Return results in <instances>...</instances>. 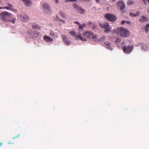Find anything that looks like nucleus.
Here are the masks:
<instances>
[{
	"label": "nucleus",
	"instance_id": "1",
	"mask_svg": "<svg viewBox=\"0 0 149 149\" xmlns=\"http://www.w3.org/2000/svg\"><path fill=\"white\" fill-rule=\"evenodd\" d=\"M115 32L118 36L123 37H127L130 36V33L126 29L122 27H118Z\"/></svg>",
	"mask_w": 149,
	"mask_h": 149
},
{
	"label": "nucleus",
	"instance_id": "2",
	"mask_svg": "<svg viewBox=\"0 0 149 149\" xmlns=\"http://www.w3.org/2000/svg\"><path fill=\"white\" fill-rule=\"evenodd\" d=\"M11 17V14L7 12H2L0 14V18L3 21L10 22Z\"/></svg>",
	"mask_w": 149,
	"mask_h": 149
},
{
	"label": "nucleus",
	"instance_id": "3",
	"mask_svg": "<svg viewBox=\"0 0 149 149\" xmlns=\"http://www.w3.org/2000/svg\"><path fill=\"white\" fill-rule=\"evenodd\" d=\"M83 35L88 39H94L97 38V36L95 35L93 32L85 30L82 33Z\"/></svg>",
	"mask_w": 149,
	"mask_h": 149
},
{
	"label": "nucleus",
	"instance_id": "4",
	"mask_svg": "<svg viewBox=\"0 0 149 149\" xmlns=\"http://www.w3.org/2000/svg\"><path fill=\"white\" fill-rule=\"evenodd\" d=\"M116 5L118 8H119L120 11L123 13L124 12V9L125 8V3L124 2L122 1H118Z\"/></svg>",
	"mask_w": 149,
	"mask_h": 149
},
{
	"label": "nucleus",
	"instance_id": "5",
	"mask_svg": "<svg viewBox=\"0 0 149 149\" xmlns=\"http://www.w3.org/2000/svg\"><path fill=\"white\" fill-rule=\"evenodd\" d=\"M27 33L29 36L32 38H36L40 34L36 31H32L31 30H28Z\"/></svg>",
	"mask_w": 149,
	"mask_h": 149
},
{
	"label": "nucleus",
	"instance_id": "6",
	"mask_svg": "<svg viewBox=\"0 0 149 149\" xmlns=\"http://www.w3.org/2000/svg\"><path fill=\"white\" fill-rule=\"evenodd\" d=\"M104 17L107 20L111 22H114L116 20V17L113 14L109 13H106Z\"/></svg>",
	"mask_w": 149,
	"mask_h": 149
},
{
	"label": "nucleus",
	"instance_id": "7",
	"mask_svg": "<svg viewBox=\"0 0 149 149\" xmlns=\"http://www.w3.org/2000/svg\"><path fill=\"white\" fill-rule=\"evenodd\" d=\"M133 47L132 45H130L127 47H124L123 48L124 52L126 54L131 53L133 50Z\"/></svg>",
	"mask_w": 149,
	"mask_h": 149
},
{
	"label": "nucleus",
	"instance_id": "8",
	"mask_svg": "<svg viewBox=\"0 0 149 149\" xmlns=\"http://www.w3.org/2000/svg\"><path fill=\"white\" fill-rule=\"evenodd\" d=\"M100 25L102 28L106 29L104 31L105 33H107L111 31L109 29L110 28L109 27V24L108 23H104L102 24H100Z\"/></svg>",
	"mask_w": 149,
	"mask_h": 149
},
{
	"label": "nucleus",
	"instance_id": "9",
	"mask_svg": "<svg viewBox=\"0 0 149 149\" xmlns=\"http://www.w3.org/2000/svg\"><path fill=\"white\" fill-rule=\"evenodd\" d=\"M42 8L43 11L47 13L51 12V10L49 6L47 3H44L42 5Z\"/></svg>",
	"mask_w": 149,
	"mask_h": 149
},
{
	"label": "nucleus",
	"instance_id": "10",
	"mask_svg": "<svg viewBox=\"0 0 149 149\" xmlns=\"http://www.w3.org/2000/svg\"><path fill=\"white\" fill-rule=\"evenodd\" d=\"M63 41L67 45H69L70 44V42L67 39V37L65 36H62Z\"/></svg>",
	"mask_w": 149,
	"mask_h": 149
},
{
	"label": "nucleus",
	"instance_id": "11",
	"mask_svg": "<svg viewBox=\"0 0 149 149\" xmlns=\"http://www.w3.org/2000/svg\"><path fill=\"white\" fill-rule=\"evenodd\" d=\"M20 19L21 20L26 22L29 19V17L26 15H20Z\"/></svg>",
	"mask_w": 149,
	"mask_h": 149
},
{
	"label": "nucleus",
	"instance_id": "12",
	"mask_svg": "<svg viewBox=\"0 0 149 149\" xmlns=\"http://www.w3.org/2000/svg\"><path fill=\"white\" fill-rule=\"evenodd\" d=\"M88 26L89 27H91L92 29H95L97 28V25L96 24L92 23L91 22H88Z\"/></svg>",
	"mask_w": 149,
	"mask_h": 149
},
{
	"label": "nucleus",
	"instance_id": "13",
	"mask_svg": "<svg viewBox=\"0 0 149 149\" xmlns=\"http://www.w3.org/2000/svg\"><path fill=\"white\" fill-rule=\"evenodd\" d=\"M23 2L25 5L28 7H29L32 4L31 2L29 0H22Z\"/></svg>",
	"mask_w": 149,
	"mask_h": 149
},
{
	"label": "nucleus",
	"instance_id": "14",
	"mask_svg": "<svg viewBox=\"0 0 149 149\" xmlns=\"http://www.w3.org/2000/svg\"><path fill=\"white\" fill-rule=\"evenodd\" d=\"M86 26V24L84 23H83L81 24H80L78 26V31L79 32L82 31L84 30L83 27H85Z\"/></svg>",
	"mask_w": 149,
	"mask_h": 149
},
{
	"label": "nucleus",
	"instance_id": "15",
	"mask_svg": "<svg viewBox=\"0 0 149 149\" xmlns=\"http://www.w3.org/2000/svg\"><path fill=\"white\" fill-rule=\"evenodd\" d=\"M43 39L45 40L48 42L52 41L53 40L52 38L46 35L45 36L43 37Z\"/></svg>",
	"mask_w": 149,
	"mask_h": 149
},
{
	"label": "nucleus",
	"instance_id": "16",
	"mask_svg": "<svg viewBox=\"0 0 149 149\" xmlns=\"http://www.w3.org/2000/svg\"><path fill=\"white\" fill-rule=\"evenodd\" d=\"M32 27L33 29L36 30H40L41 29L40 26H39L38 24L35 23L32 24Z\"/></svg>",
	"mask_w": 149,
	"mask_h": 149
},
{
	"label": "nucleus",
	"instance_id": "17",
	"mask_svg": "<svg viewBox=\"0 0 149 149\" xmlns=\"http://www.w3.org/2000/svg\"><path fill=\"white\" fill-rule=\"evenodd\" d=\"M148 20V19L147 17L144 16H142L141 17V19H139V21L141 22H143L144 21L147 22Z\"/></svg>",
	"mask_w": 149,
	"mask_h": 149
},
{
	"label": "nucleus",
	"instance_id": "18",
	"mask_svg": "<svg viewBox=\"0 0 149 149\" xmlns=\"http://www.w3.org/2000/svg\"><path fill=\"white\" fill-rule=\"evenodd\" d=\"M105 45L107 46V48L110 50H112V48L111 47L110 43L108 42H104Z\"/></svg>",
	"mask_w": 149,
	"mask_h": 149
},
{
	"label": "nucleus",
	"instance_id": "19",
	"mask_svg": "<svg viewBox=\"0 0 149 149\" xmlns=\"http://www.w3.org/2000/svg\"><path fill=\"white\" fill-rule=\"evenodd\" d=\"M76 36L77 37V38H79L81 41H85L87 40L85 38L82 37L81 36V34H80V35H79L78 36Z\"/></svg>",
	"mask_w": 149,
	"mask_h": 149
},
{
	"label": "nucleus",
	"instance_id": "20",
	"mask_svg": "<svg viewBox=\"0 0 149 149\" xmlns=\"http://www.w3.org/2000/svg\"><path fill=\"white\" fill-rule=\"evenodd\" d=\"M78 11H79L80 13L82 14L85 12V10L84 9H82L81 8L79 7L78 9Z\"/></svg>",
	"mask_w": 149,
	"mask_h": 149
},
{
	"label": "nucleus",
	"instance_id": "21",
	"mask_svg": "<svg viewBox=\"0 0 149 149\" xmlns=\"http://www.w3.org/2000/svg\"><path fill=\"white\" fill-rule=\"evenodd\" d=\"M70 35H72V36H74L76 38H77V37L76 36H78V35H76V33L74 31H70Z\"/></svg>",
	"mask_w": 149,
	"mask_h": 149
},
{
	"label": "nucleus",
	"instance_id": "22",
	"mask_svg": "<svg viewBox=\"0 0 149 149\" xmlns=\"http://www.w3.org/2000/svg\"><path fill=\"white\" fill-rule=\"evenodd\" d=\"M73 8L76 10L77 11H78V9L79 8V7L76 4H74L73 5Z\"/></svg>",
	"mask_w": 149,
	"mask_h": 149
},
{
	"label": "nucleus",
	"instance_id": "23",
	"mask_svg": "<svg viewBox=\"0 0 149 149\" xmlns=\"http://www.w3.org/2000/svg\"><path fill=\"white\" fill-rule=\"evenodd\" d=\"M11 21L10 22H11L13 24L15 23V22L16 21V18H12V16H11V18L10 19Z\"/></svg>",
	"mask_w": 149,
	"mask_h": 149
},
{
	"label": "nucleus",
	"instance_id": "24",
	"mask_svg": "<svg viewBox=\"0 0 149 149\" xmlns=\"http://www.w3.org/2000/svg\"><path fill=\"white\" fill-rule=\"evenodd\" d=\"M121 41V39L120 38H118L116 39L115 41V43L116 44H118Z\"/></svg>",
	"mask_w": 149,
	"mask_h": 149
},
{
	"label": "nucleus",
	"instance_id": "25",
	"mask_svg": "<svg viewBox=\"0 0 149 149\" xmlns=\"http://www.w3.org/2000/svg\"><path fill=\"white\" fill-rule=\"evenodd\" d=\"M134 2L133 1H131L130 0H129L127 2V4L128 5H131L134 3Z\"/></svg>",
	"mask_w": 149,
	"mask_h": 149
},
{
	"label": "nucleus",
	"instance_id": "26",
	"mask_svg": "<svg viewBox=\"0 0 149 149\" xmlns=\"http://www.w3.org/2000/svg\"><path fill=\"white\" fill-rule=\"evenodd\" d=\"M59 14L61 16H62L63 17H65V14L62 11L60 12Z\"/></svg>",
	"mask_w": 149,
	"mask_h": 149
},
{
	"label": "nucleus",
	"instance_id": "27",
	"mask_svg": "<svg viewBox=\"0 0 149 149\" xmlns=\"http://www.w3.org/2000/svg\"><path fill=\"white\" fill-rule=\"evenodd\" d=\"M130 16L133 17L137 16V15L136 14H134L133 13H130Z\"/></svg>",
	"mask_w": 149,
	"mask_h": 149
},
{
	"label": "nucleus",
	"instance_id": "28",
	"mask_svg": "<svg viewBox=\"0 0 149 149\" xmlns=\"http://www.w3.org/2000/svg\"><path fill=\"white\" fill-rule=\"evenodd\" d=\"M50 35L52 36H54V32L52 30H50L49 31Z\"/></svg>",
	"mask_w": 149,
	"mask_h": 149
},
{
	"label": "nucleus",
	"instance_id": "29",
	"mask_svg": "<svg viewBox=\"0 0 149 149\" xmlns=\"http://www.w3.org/2000/svg\"><path fill=\"white\" fill-rule=\"evenodd\" d=\"M77 0H65L66 2H76Z\"/></svg>",
	"mask_w": 149,
	"mask_h": 149
},
{
	"label": "nucleus",
	"instance_id": "30",
	"mask_svg": "<svg viewBox=\"0 0 149 149\" xmlns=\"http://www.w3.org/2000/svg\"><path fill=\"white\" fill-rule=\"evenodd\" d=\"M2 8L3 9H6L7 10H10L11 9V8H10L9 7L7 6H5L2 7Z\"/></svg>",
	"mask_w": 149,
	"mask_h": 149
},
{
	"label": "nucleus",
	"instance_id": "31",
	"mask_svg": "<svg viewBox=\"0 0 149 149\" xmlns=\"http://www.w3.org/2000/svg\"><path fill=\"white\" fill-rule=\"evenodd\" d=\"M74 24H77L79 26V25L80 24V23L78 22L77 21H74Z\"/></svg>",
	"mask_w": 149,
	"mask_h": 149
},
{
	"label": "nucleus",
	"instance_id": "32",
	"mask_svg": "<svg viewBox=\"0 0 149 149\" xmlns=\"http://www.w3.org/2000/svg\"><path fill=\"white\" fill-rule=\"evenodd\" d=\"M8 5L9 6V7L10 8H11V9H12V8L13 7L12 6L11 4H8Z\"/></svg>",
	"mask_w": 149,
	"mask_h": 149
},
{
	"label": "nucleus",
	"instance_id": "33",
	"mask_svg": "<svg viewBox=\"0 0 149 149\" xmlns=\"http://www.w3.org/2000/svg\"><path fill=\"white\" fill-rule=\"evenodd\" d=\"M59 21H60L61 22H62L63 24L65 23V21L63 20H62V19H59Z\"/></svg>",
	"mask_w": 149,
	"mask_h": 149
},
{
	"label": "nucleus",
	"instance_id": "34",
	"mask_svg": "<svg viewBox=\"0 0 149 149\" xmlns=\"http://www.w3.org/2000/svg\"><path fill=\"white\" fill-rule=\"evenodd\" d=\"M126 22V21L125 20L122 21L121 22V24H123L125 23Z\"/></svg>",
	"mask_w": 149,
	"mask_h": 149
},
{
	"label": "nucleus",
	"instance_id": "35",
	"mask_svg": "<svg viewBox=\"0 0 149 149\" xmlns=\"http://www.w3.org/2000/svg\"><path fill=\"white\" fill-rule=\"evenodd\" d=\"M145 30L146 32V33H148V28L145 27Z\"/></svg>",
	"mask_w": 149,
	"mask_h": 149
},
{
	"label": "nucleus",
	"instance_id": "36",
	"mask_svg": "<svg viewBox=\"0 0 149 149\" xmlns=\"http://www.w3.org/2000/svg\"><path fill=\"white\" fill-rule=\"evenodd\" d=\"M145 27H146L148 28H149V24H146L145 26Z\"/></svg>",
	"mask_w": 149,
	"mask_h": 149
},
{
	"label": "nucleus",
	"instance_id": "37",
	"mask_svg": "<svg viewBox=\"0 0 149 149\" xmlns=\"http://www.w3.org/2000/svg\"><path fill=\"white\" fill-rule=\"evenodd\" d=\"M143 1L144 4L146 5V0H143Z\"/></svg>",
	"mask_w": 149,
	"mask_h": 149
},
{
	"label": "nucleus",
	"instance_id": "38",
	"mask_svg": "<svg viewBox=\"0 0 149 149\" xmlns=\"http://www.w3.org/2000/svg\"><path fill=\"white\" fill-rule=\"evenodd\" d=\"M19 134L17 136H15L13 138V139H15V138H17V137H19Z\"/></svg>",
	"mask_w": 149,
	"mask_h": 149
},
{
	"label": "nucleus",
	"instance_id": "39",
	"mask_svg": "<svg viewBox=\"0 0 149 149\" xmlns=\"http://www.w3.org/2000/svg\"><path fill=\"white\" fill-rule=\"evenodd\" d=\"M3 143H2L0 142V147L2 145Z\"/></svg>",
	"mask_w": 149,
	"mask_h": 149
},
{
	"label": "nucleus",
	"instance_id": "40",
	"mask_svg": "<svg viewBox=\"0 0 149 149\" xmlns=\"http://www.w3.org/2000/svg\"><path fill=\"white\" fill-rule=\"evenodd\" d=\"M139 11H137V14H136L137 15V16L139 15Z\"/></svg>",
	"mask_w": 149,
	"mask_h": 149
},
{
	"label": "nucleus",
	"instance_id": "41",
	"mask_svg": "<svg viewBox=\"0 0 149 149\" xmlns=\"http://www.w3.org/2000/svg\"><path fill=\"white\" fill-rule=\"evenodd\" d=\"M96 1L97 3H99V1H100V0H96Z\"/></svg>",
	"mask_w": 149,
	"mask_h": 149
},
{
	"label": "nucleus",
	"instance_id": "42",
	"mask_svg": "<svg viewBox=\"0 0 149 149\" xmlns=\"http://www.w3.org/2000/svg\"><path fill=\"white\" fill-rule=\"evenodd\" d=\"M56 17L57 18H58V19L59 20V19L58 18V15H56Z\"/></svg>",
	"mask_w": 149,
	"mask_h": 149
},
{
	"label": "nucleus",
	"instance_id": "43",
	"mask_svg": "<svg viewBox=\"0 0 149 149\" xmlns=\"http://www.w3.org/2000/svg\"><path fill=\"white\" fill-rule=\"evenodd\" d=\"M127 23L128 24H129L130 23V22H129V21H127Z\"/></svg>",
	"mask_w": 149,
	"mask_h": 149
},
{
	"label": "nucleus",
	"instance_id": "44",
	"mask_svg": "<svg viewBox=\"0 0 149 149\" xmlns=\"http://www.w3.org/2000/svg\"><path fill=\"white\" fill-rule=\"evenodd\" d=\"M148 12L149 13V8H148Z\"/></svg>",
	"mask_w": 149,
	"mask_h": 149
},
{
	"label": "nucleus",
	"instance_id": "45",
	"mask_svg": "<svg viewBox=\"0 0 149 149\" xmlns=\"http://www.w3.org/2000/svg\"><path fill=\"white\" fill-rule=\"evenodd\" d=\"M2 7H0V9H2Z\"/></svg>",
	"mask_w": 149,
	"mask_h": 149
},
{
	"label": "nucleus",
	"instance_id": "46",
	"mask_svg": "<svg viewBox=\"0 0 149 149\" xmlns=\"http://www.w3.org/2000/svg\"><path fill=\"white\" fill-rule=\"evenodd\" d=\"M148 0V1L149 3V0Z\"/></svg>",
	"mask_w": 149,
	"mask_h": 149
},
{
	"label": "nucleus",
	"instance_id": "47",
	"mask_svg": "<svg viewBox=\"0 0 149 149\" xmlns=\"http://www.w3.org/2000/svg\"><path fill=\"white\" fill-rule=\"evenodd\" d=\"M114 0H112V1H114Z\"/></svg>",
	"mask_w": 149,
	"mask_h": 149
},
{
	"label": "nucleus",
	"instance_id": "48",
	"mask_svg": "<svg viewBox=\"0 0 149 149\" xmlns=\"http://www.w3.org/2000/svg\"><path fill=\"white\" fill-rule=\"evenodd\" d=\"M10 143H8V144H10Z\"/></svg>",
	"mask_w": 149,
	"mask_h": 149
}]
</instances>
